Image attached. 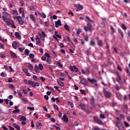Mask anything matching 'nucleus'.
Instances as JSON below:
<instances>
[{
	"label": "nucleus",
	"mask_w": 130,
	"mask_h": 130,
	"mask_svg": "<svg viewBox=\"0 0 130 130\" xmlns=\"http://www.w3.org/2000/svg\"><path fill=\"white\" fill-rule=\"evenodd\" d=\"M84 29L86 32H88V31H89V32H92V25L90 24V23H87L86 26H84Z\"/></svg>",
	"instance_id": "nucleus-1"
},
{
	"label": "nucleus",
	"mask_w": 130,
	"mask_h": 130,
	"mask_svg": "<svg viewBox=\"0 0 130 130\" xmlns=\"http://www.w3.org/2000/svg\"><path fill=\"white\" fill-rule=\"evenodd\" d=\"M74 7L76 8V12H80V11H82L83 10V6L79 4H74Z\"/></svg>",
	"instance_id": "nucleus-2"
},
{
	"label": "nucleus",
	"mask_w": 130,
	"mask_h": 130,
	"mask_svg": "<svg viewBox=\"0 0 130 130\" xmlns=\"http://www.w3.org/2000/svg\"><path fill=\"white\" fill-rule=\"evenodd\" d=\"M3 14L4 16H3L2 17H4V18H6L8 20H10V19H11V15H10V14H9L8 12H3Z\"/></svg>",
	"instance_id": "nucleus-3"
},
{
	"label": "nucleus",
	"mask_w": 130,
	"mask_h": 130,
	"mask_svg": "<svg viewBox=\"0 0 130 130\" xmlns=\"http://www.w3.org/2000/svg\"><path fill=\"white\" fill-rule=\"evenodd\" d=\"M104 94L107 98H110L111 96V93L110 92L106 91L105 88H104Z\"/></svg>",
	"instance_id": "nucleus-4"
},
{
	"label": "nucleus",
	"mask_w": 130,
	"mask_h": 130,
	"mask_svg": "<svg viewBox=\"0 0 130 130\" xmlns=\"http://www.w3.org/2000/svg\"><path fill=\"white\" fill-rule=\"evenodd\" d=\"M93 118L96 123H98V124H101V125H103V122L102 121H101V120L98 119V118L96 117H93Z\"/></svg>",
	"instance_id": "nucleus-5"
},
{
	"label": "nucleus",
	"mask_w": 130,
	"mask_h": 130,
	"mask_svg": "<svg viewBox=\"0 0 130 130\" xmlns=\"http://www.w3.org/2000/svg\"><path fill=\"white\" fill-rule=\"evenodd\" d=\"M116 126L118 127L119 129L120 130H123V126H122V124L121 122L118 121L116 122Z\"/></svg>",
	"instance_id": "nucleus-6"
},
{
	"label": "nucleus",
	"mask_w": 130,
	"mask_h": 130,
	"mask_svg": "<svg viewBox=\"0 0 130 130\" xmlns=\"http://www.w3.org/2000/svg\"><path fill=\"white\" fill-rule=\"evenodd\" d=\"M62 120H63L64 122H68L69 121V118H68V115H67V114H64L63 115Z\"/></svg>",
	"instance_id": "nucleus-7"
},
{
	"label": "nucleus",
	"mask_w": 130,
	"mask_h": 130,
	"mask_svg": "<svg viewBox=\"0 0 130 130\" xmlns=\"http://www.w3.org/2000/svg\"><path fill=\"white\" fill-rule=\"evenodd\" d=\"M81 72L82 74L84 75H89L90 74V71L89 70V69L86 68L85 71H84V70L81 69Z\"/></svg>",
	"instance_id": "nucleus-8"
},
{
	"label": "nucleus",
	"mask_w": 130,
	"mask_h": 130,
	"mask_svg": "<svg viewBox=\"0 0 130 130\" xmlns=\"http://www.w3.org/2000/svg\"><path fill=\"white\" fill-rule=\"evenodd\" d=\"M39 35L41 40L44 41V38H45V33H44L43 31H42L41 33L39 34Z\"/></svg>",
	"instance_id": "nucleus-9"
},
{
	"label": "nucleus",
	"mask_w": 130,
	"mask_h": 130,
	"mask_svg": "<svg viewBox=\"0 0 130 130\" xmlns=\"http://www.w3.org/2000/svg\"><path fill=\"white\" fill-rule=\"evenodd\" d=\"M55 24L56 28H58L59 26H61V21L59 19L57 21H55Z\"/></svg>",
	"instance_id": "nucleus-10"
},
{
	"label": "nucleus",
	"mask_w": 130,
	"mask_h": 130,
	"mask_svg": "<svg viewBox=\"0 0 130 130\" xmlns=\"http://www.w3.org/2000/svg\"><path fill=\"white\" fill-rule=\"evenodd\" d=\"M74 71H75L76 73H78V72H79V69L76 66H75L73 67L71 66V71H72V72H74Z\"/></svg>",
	"instance_id": "nucleus-11"
},
{
	"label": "nucleus",
	"mask_w": 130,
	"mask_h": 130,
	"mask_svg": "<svg viewBox=\"0 0 130 130\" xmlns=\"http://www.w3.org/2000/svg\"><path fill=\"white\" fill-rule=\"evenodd\" d=\"M2 19L4 22H6L8 26H10V25H11V22L8 21V19L6 18H5V17H2Z\"/></svg>",
	"instance_id": "nucleus-12"
},
{
	"label": "nucleus",
	"mask_w": 130,
	"mask_h": 130,
	"mask_svg": "<svg viewBox=\"0 0 130 130\" xmlns=\"http://www.w3.org/2000/svg\"><path fill=\"white\" fill-rule=\"evenodd\" d=\"M26 68H28V69H29L30 71H33V65H32L31 63H27L26 64Z\"/></svg>",
	"instance_id": "nucleus-13"
},
{
	"label": "nucleus",
	"mask_w": 130,
	"mask_h": 130,
	"mask_svg": "<svg viewBox=\"0 0 130 130\" xmlns=\"http://www.w3.org/2000/svg\"><path fill=\"white\" fill-rule=\"evenodd\" d=\"M36 126L37 129H41V126H42V123L41 122H37L36 123Z\"/></svg>",
	"instance_id": "nucleus-14"
},
{
	"label": "nucleus",
	"mask_w": 130,
	"mask_h": 130,
	"mask_svg": "<svg viewBox=\"0 0 130 130\" xmlns=\"http://www.w3.org/2000/svg\"><path fill=\"white\" fill-rule=\"evenodd\" d=\"M117 78H116V80L120 84L121 83V77H120V75H119V74L117 73Z\"/></svg>",
	"instance_id": "nucleus-15"
},
{
	"label": "nucleus",
	"mask_w": 130,
	"mask_h": 130,
	"mask_svg": "<svg viewBox=\"0 0 130 130\" xmlns=\"http://www.w3.org/2000/svg\"><path fill=\"white\" fill-rule=\"evenodd\" d=\"M36 42H37V45H41V40H40V38H39V37H37L36 38Z\"/></svg>",
	"instance_id": "nucleus-16"
},
{
	"label": "nucleus",
	"mask_w": 130,
	"mask_h": 130,
	"mask_svg": "<svg viewBox=\"0 0 130 130\" xmlns=\"http://www.w3.org/2000/svg\"><path fill=\"white\" fill-rule=\"evenodd\" d=\"M29 19L32 21H34V22L36 21V18H35V16H34V15H29Z\"/></svg>",
	"instance_id": "nucleus-17"
},
{
	"label": "nucleus",
	"mask_w": 130,
	"mask_h": 130,
	"mask_svg": "<svg viewBox=\"0 0 130 130\" xmlns=\"http://www.w3.org/2000/svg\"><path fill=\"white\" fill-rule=\"evenodd\" d=\"M17 42H13L12 43V46L14 49H16V48H18V45H17Z\"/></svg>",
	"instance_id": "nucleus-18"
},
{
	"label": "nucleus",
	"mask_w": 130,
	"mask_h": 130,
	"mask_svg": "<svg viewBox=\"0 0 130 130\" xmlns=\"http://www.w3.org/2000/svg\"><path fill=\"white\" fill-rule=\"evenodd\" d=\"M88 80L89 82H90V83H91L92 84H94V83H96V82H97V80L95 79H91L90 78H88Z\"/></svg>",
	"instance_id": "nucleus-19"
},
{
	"label": "nucleus",
	"mask_w": 130,
	"mask_h": 130,
	"mask_svg": "<svg viewBox=\"0 0 130 130\" xmlns=\"http://www.w3.org/2000/svg\"><path fill=\"white\" fill-rule=\"evenodd\" d=\"M35 71L36 73H40V69H39V67L37 65L35 67Z\"/></svg>",
	"instance_id": "nucleus-20"
},
{
	"label": "nucleus",
	"mask_w": 130,
	"mask_h": 130,
	"mask_svg": "<svg viewBox=\"0 0 130 130\" xmlns=\"http://www.w3.org/2000/svg\"><path fill=\"white\" fill-rule=\"evenodd\" d=\"M10 54L11 56L14 58H15V57H17V55L16 54V53H15V52H13V51H10Z\"/></svg>",
	"instance_id": "nucleus-21"
},
{
	"label": "nucleus",
	"mask_w": 130,
	"mask_h": 130,
	"mask_svg": "<svg viewBox=\"0 0 130 130\" xmlns=\"http://www.w3.org/2000/svg\"><path fill=\"white\" fill-rule=\"evenodd\" d=\"M57 83L59 86H61V87H63V82L62 81H60V80H57Z\"/></svg>",
	"instance_id": "nucleus-22"
},
{
	"label": "nucleus",
	"mask_w": 130,
	"mask_h": 130,
	"mask_svg": "<svg viewBox=\"0 0 130 130\" xmlns=\"http://www.w3.org/2000/svg\"><path fill=\"white\" fill-rule=\"evenodd\" d=\"M81 82L82 85H86L87 84V80L84 78L81 79Z\"/></svg>",
	"instance_id": "nucleus-23"
},
{
	"label": "nucleus",
	"mask_w": 130,
	"mask_h": 130,
	"mask_svg": "<svg viewBox=\"0 0 130 130\" xmlns=\"http://www.w3.org/2000/svg\"><path fill=\"white\" fill-rule=\"evenodd\" d=\"M86 20H87V21H89V22H90L91 23H93L94 22V21L92 19H91V18H90V17H89V16H86L85 17Z\"/></svg>",
	"instance_id": "nucleus-24"
},
{
	"label": "nucleus",
	"mask_w": 130,
	"mask_h": 130,
	"mask_svg": "<svg viewBox=\"0 0 130 130\" xmlns=\"http://www.w3.org/2000/svg\"><path fill=\"white\" fill-rule=\"evenodd\" d=\"M13 126L15 128H17V130H21V129L20 128V126L19 125L16 124V123L13 124Z\"/></svg>",
	"instance_id": "nucleus-25"
},
{
	"label": "nucleus",
	"mask_w": 130,
	"mask_h": 130,
	"mask_svg": "<svg viewBox=\"0 0 130 130\" xmlns=\"http://www.w3.org/2000/svg\"><path fill=\"white\" fill-rule=\"evenodd\" d=\"M22 100L23 103H24V104H27L28 103V99L23 98L22 99Z\"/></svg>",
	"instance_id": "nucleus-26"
},
{
	"label": "nucleus",
	"mask_w": 130,
	"mask_h": 130,
	"mask_svg": "<svg viewBox=\"0 0 130 130\" xmlns=\"http://www.w3.org/2000/svg\"><path fill=\"white\" fill-rule=\"evenodd\" d=\"M98 45L99 46H103L102 40H100L98 41Z\"/></svg>",
	"instance_id": "nucleus-27"
},
{
	"label": "nucleus",
	"mask_w": 130,
	"mask_h": 130,
	"mask_svg": "<svg viewBox=\"0 0 130 130\" xmlns=\"http://www.w3.org/2000/svg\"><path fill=\"white\" fill-rule=\"evenodd\" d=\"M24 53L25 55H26V56H28V55H29V53H30V52H29V50L26 49L24 51Z\"/></svg>",
	"instance_id": "nucleus-28"
},
{
	"label": "nucleus",
	"mask_w": 130,
	"mask_h": 130,
	"mask_svg": "<svg viewBox=\"0 0 130 130\" xmlns=\"http://www.w3.org/2000/svg\"><path fill=\"white\" fill-rule=\"evenodd\" d=\"M0 76L1 77H5L7 76V73L3 72L1 73V74H0Z\"/></svg>",
	"instance_id": "nucleus-29"
},
{
	"label": "nucleus",
	"mask_w": 130,
	"mask_h": 130,
	"mask_svg": "<svg viewBox=\"0 0 130 130\" xmlns=\"http://www.w3.org/2000/svg\"><path fill=\"white\" fill-rule=\"evenodd\" d=\"M79 106L81 107V109L85 110V105L84 104H80Z\"/></svg>",
	"instance_id": "nucleus-30"
},
{
	"label": "nucleus",
	"mask_w": 130,
	"mask_h": 130,
	"mask_svg": "<svg viewBox=\"0 0 130 130\" xmlns=\"http://www.w3.org/2000/svg\"><path fill=\"white\" fill-rule=\"evenodd\" d=\"M39 69L41 71H43V65H42L41 63L39 64Z\"/></svg>",
	"instance_id": "nucleus-31"
},
{
	"label": "nucleus",
	"mask_w": 130,
	"mask_h": 130,
	"mask_svg": "<svg viewBox=\"0 0 130 130\" xmlns=\"http://www.w3.org/2000/svg\"><path fill=\"white\" fill-rule=\"evenodd\" d=\"M118 32L120 34L122 38H123V32L121 31V29H118Z\"/></svg>",
	"instance_id": "nucleus-32"
},
{
	"label": "nucleus",
	"mask_w": 130,
	"mask_h": 130,
	"mask_svg": "<svg viewBox=\"0 0 130 130\" xmlns=\"http://www.w3.org/2000/svg\"><path fill=\"white\" fill-rule=\"evenodd\" d=\"M118 32L120 34L122 38H123V32L121 31V29H118Z\"/></svg>",
	"instance_id": "nucleus-33"
},
{
	"label": "nucleus",
	"mask_w": 130,
	"mask_h": 130,
	"mask_svg": "<svg viewBox=\"0 0 130 130\" xmlns=\"http://www.w3.org/2000/svg\"><path fill=\"white\" fill-rule=\"evenodd\" d=\"M64 28L66 30H67V31H69L70 30V28L69 27V25H68V24H65L64 25Z\"/></svg>",
	"instance_id": "nucleus-34"
},
{
	"label": "nucleus",
	"mask_w": 130,
	"mask_h": 130,
	"mask_svg": "<svg viewBox=\"0 0 130 130\" xmlns=\"http://www.w3.org/2000/svg\"><path fill=\"white\" fill-rule=\"evenodd\" d=\"M39 86H40V84L38 83L35 82V84L34 83V85H33L32 87H33V88H36V86L37 87H39Z\"/></svg>",
	"instance_id": "nucleus-35"
},
{
	"label": "nucleus",
	"mask_w": 130,
	"mask_h": 130,
	"mask_svg": "<svg viewBox=\"0 0 130 130\" xmlns=\"http://www.w3.org/2000/svg\"><path fill=\"white\" fill-rule=\"evenodd\" d=\"M28 85H31L32 87H33V85H34V82L29 80L28 81Z\"/></svg>",
	"instance_id": "nucleus-36"
},
{
	"label": "nucleus",
	"mask_w": 130,
	"mask_h": 130,
	"mask_svg": "<svg viewBox=\"0 0 130 130\" xmlns=\"http://www.w3.org/2000/svg\"><path fill=\"white\" fill-rule=\"evenodd\" d=\"M90 46H95V42H94V41L92 40L90 42Z\"/></svg>",
	"instance_id": "nucleus-37"
},
{
	"label": "nucleus",
	"mask_w": 130,
	"mask_h": 130,
	"mask_svg": "<svg viewBox=\"0 0 130 130\" xmlns=\"http://www.w3.org/2000/svg\"><path fill=\"white\" fill-rule=\"evenodd\" d=\"M46 60L47 62H48V63L49 64L52 63V61H51V59H49V58H48Z\"/></svg>",
	"instance_id": "nucleus-38"
},
{
	"label": "nucleus",
	"mask_w": 130,
	"mask_h": 130,
	"mask_svg": "<svg viewBox=\"0 0 130 130\" xmlns=\"http://www.w3.org/2000/svg\"><path fill=\"white\" fill-rule=\"evenodd\" d=\"M18 23L19 24V25H24V20H23V19H21V20H19L18 21Z\"/></svg>",
	"instance_id": "nucleus-39"
},
{
	"label": "nucleus",
	"mask_w": 130,
	"mask_h": 130,
	"mask_svg": "<svg viewBox=\"0 0 130 130\" xmlns=\"http://www.w3.org/2000/svg\"><path fill=\"white\" fill-rule=\"evenodd\" d=\"M21 121H26V118L25 116H22L20 118Z\"/></svg>",
	"instance_id": "nucleus-40"
},
{
	"label": "nucleus",
	"mask_w": 130,
	"mask_h": 130,
	"mask_svg": "<svg viewBox=\"0 0 130 130\" xmlns=\"http://www.w3.org/2000/svg\"><path fill=\"white\" fill-rule=\"evenodd\" d=\"M40 16H41V17H42V18H44V19H45V18H46V15H45V14H44V13H42Z\"/></svg>",
	"instance_id": "nucleus-41"
},
{
	"label": "nucleus",
	"mask_w": 130,
	"mask_h": 130,
	"mask_svg": "<svg viewBox=\"0 0 130 130\" xmlns=\"http://www.w3.org/2000/svg\"><path fill=\"white\" fill-rule=\"evenodd\" d=\"M15 34L16 38H18V39L20 38V34H19V32H16Z\"/></svg>",
	"instance_id": "nucleus-42"
},
{
	"label": "nucleus",
	"mask_w": 130,
	"mask_h": 130,
	"mask_svg": "<svg viewBox=\"0 0 130 130\" xmlns=\"http://www.w3.org/2000/svg\"><path fill=\"white\" fill-rule=\"evenodd\" d=\"M111 31L113 34L114 33V32H115V29H114V28H113L112 26H111Z\"/></svg>",
	"instance_id": "nucleus-43"
},
{
	"label": "nucleus",
	"mask_w": 130,
	"mask_h": 130,
	"mask_svg": "<svg viewBox=\"0 0 130 130\" xmlns=\"http://www.w3.org/2000/svg\"><path fill=\"white\" fill-rule=\"evenodd\" d=\"M12 13L14 15H16L17 16H18V15H19V14L18 13V11L16 10H13L12 11Z\"/></svg>",
	"instance_id": "nucleus-44"
},
{
	"label": "nucleus",
	"mask_w": 130,
	"mask_h": 130,
	"mask_svg": "<svg viewBox=\"0 0 130 130\" xmlns=\"http://www.w3.org/2000/svg\"><path fill=\"white\" fill-rule=\"evenodd\" d=\"M16 19H17L18 22L19 21H21L22 20V17L20 16H18L17 17H15Z\"/></svg>",
	"instance_id": "nucleus-45"
},
{
	"label": "nucleus",
	"mask_w": 130,
	"mask_h": 130,
	"mask_svg": "<svg viewBox=\"0 0 130 130\" xmlns=\"http://www.w3.org/2000/svg\"><path fill=\"white\" fill-rule=\"evenodd\" d=\"M124 124L126 127H128V126H129V124H128V123H127L126 121H124Z\"/></svg>",
	"instance_id": "nucleus-46"
},
{
	"label": "nucleus",
	"mask_w": 130,
	"mask_h": 130,
	"mask_svg": "<svg viewBox=\"0 0 130 130\" xmlns=\"http://www.w3.org/2000/svg\"><path fill=\"white\" fill-rule=\"evenodd\" d=\"M54 108H55L57 111H59V110L58 109V107L56 104L53 105Z\"/></svg>",
	"instance_id": "nucleus-47"
},
{
	"label": "nucleus",
	"mask_w": 130,
	"mask_h": 130,
	"mask_svg": "<svg viewBox=\"0 0 130 130\" xmlns=\"http://www.w3.org/2000/svg\"><path fill=\"white\" fill-rule=\"evenodd\" d=\"M126 72L127 74L128 75V76H129V77H130V70H129V69L126 68Z\"/></svg>",
	"instance_id": "nucleus-48"
},
{
	"label": "nucleus",
	"mask_w": 130,
	"mask_h": 130,
	"mask_svg": "<svg viewBox=\"0 0 130 130\" xmlns=\"http://www.w3.org/2000/svg\"><path fill=\"white\" fill-rule=\"evenodd\" d=\"M13 113H19L20 112L19 109H16L13 111Z\"/></svg>",
	"instance_id": "nucleus-49"
},
{
	"label": "nucleus",
	"mask_w": 130,
	"mask_h": 130,
	"mask_svg": "<svg viewBox=\"0 0 130 130\" xmlns=\"http://www.w3.org/2000/svg\"><path fill=\"white\" fill-rule=\"evenodd\" d=\"M80 92H81V93L82 94H83V95H86V91H85V90H83V89H81V90H80Z\"/></svg>",
	"instance_id": "nucleus-50"
},
{
	"label": "nucleus",
	"mask_w": 130,
	"mask_h": 130,
	"mask_svg": "<svg viewBox=\"0 0 130 130\" xmlns=\"http://www.w3.org/2000/svg\"><path fill=\"white\" fill-rule=\"evenodd\" d=\"M40 80H41L42 82H43V83H44V82H45L46 79L43 77H40Z\"/></svg>",
	"instance_id": "nucleus-51"
},
{
	"label": "nucleus",
	"mask_w": 130,
	"mask_h": 130,
	"mask_svg": "<svg viewBox=\"0 0 130 130\" xmlns=\"http://www.w3.org/2000/svg\"><path fill=\"white\" fill-rule=\"evenodd\" d=\"M45 55L46 57H47L48 58H50V55H49L48 53H45Z\"/></svg>",
	"instance_id": "nucleus-52"
},
{
	"label": "nucleus",
	"mask_w": 130,
	"mask_h": 130,
	"mask_svg": "<svg viewBox=\"0 0 130 130\" xmlns=\"http://www.w3.org/2000/svg\"><path fill=\"white\" fill-rule=\"evenodd\" d=\"M29 56L30 58H31V59L34 58V57H35L34 54L33 53L29 54Z\"/></svg>",
	"instance_id": "nucleus-53"
},
{
	"label": "nucleus",
	"mask_w": 130,
	"mask_h": 130,
	"mask_svg": "<svg viewBox=\"0 0 130 130\" xmlns=\"http://www.w3.org/2000/svg\"><path fill=\"white\" fill-rule=\"evenodd\" d=\"M22 70H23V72L25 73V74L28 72V69H27L26 68H23L22 69Z\"/></svg>",
	"instance_id": "nucleus-54"
},
{
	"label": "nucleus",
	"mask_w": 130,
	"mask_h": 130,
	"mask_svg": "<svg viewBox=\"0 0 130 130\" xmlns=\"http://www.w3.org/2000/svg\"><path fill=\"white\" fill-rule=\"evenodd\" d=\"M27 109L30 110L31 111H33L34 110V107H27Z\"/></svg>",
	"instance_id": "nucleus-55"
},
{
	"label": "nucleus",
	"mask_w": 130,
	"mask_h": 130,
	"mask_svg": "<svg viewBox=\"0 0 130 130\" xmlns=\"http://www.w3.org/2000/svg\"><path fill=\"white\" fill-rule=\"evenodd\" d=\"M9 88H10V89H14L15 88L14 84H9Z\"/></svg>",
	"instance_id": "nucleus-56"
},
{
	"label": "nucleus",
	"mask_w": 130,
	"mask_h": 130,
	"mask_svg": "<svg viewBox=\"0 0 130 130\" xmlns=\"http://www.w3.org/2000/svg\"><path fill=\"white\" fill-rule=\"evenodd\" d=\"M100 117L101 118H103V119H104V118H105V115L103 114H101Z\"/></svg>",
	"instance_id": "nucleus-57"
},
{
	"label": "nucleus",
	"mask_w": 130,
	"mask_h": 130,
	"mask_svg": "<svg viewBox=\"0 0 130 130\" xmlns=\"http://www.w3.org/2000/svg\"><path fill=\"white\" fill-rule=\"evenodd\" d=\"M121 28L124 30H126V26L124 24H122Z\"/></svg>",
	"instance_id": "nucleus-58"
},
{
	"label": "nucleus",
	"mask_w": 130,
	"mask_h": 130,
	"mask_svg": "<svg viewBox=\"0 0 130 130\" xmlns=\"http://www.w3.org/2000/svg\"><path fill=\"white\" fill-rule=\"evenodd\" d=\"M0 47L2 49H5V45L3 44H0Z\"/></svg>",
	"instance_id": "nucleus-59"
},
{
	"label": "nucleus",
	"mask_w": 130,
	"mask_h": 130,
	"mask_svg": "<svg viewBox=\"0 0 130 130\" xmlns=\"http://www.w3.org/2000/svg\"><path fill=\"white\" fill-rule=\"evenodd\" d=\"M18 50L19 51H21V52H22V51H24V50H25V48H19Z\"/></svg>",
	"instance_id": "nucleus-60"
},
{
	"label": "nucleus",
	"mask_w": 130,
	"mask_h": 130,
	"mask_svg": "<svg viewBox=\"0 0 130 130\" xmlns=\"http://www.w3.org/2000/svg\"><path fill=\"white\" fill-rule=\"evenodd\" d=\"M80 33H81V30L78 29L77 31V36H80Z\"/></svg>",
	"instance_id": "nucleus-61"
},
{
	"label": "nucleus",
	"mask_w": 130,
	"mask_h": 130,
	"mask_svg": "<svg viewBox=\"0 0 130 130\" xmlns=\"http://www.w3.org/2000/svg\"><path fill=\"white\" fill-rule=\"evenodd\" d=\"M41 59L42 60H43V61H45V60H46V57L45 56H42L41 57Z\"/></svg>",
	"instance_id": "nucleus-62"
},
{
	"label": "nucleus",
	"mask_w": 130,
	"mask_h": 130,
	"mask_svg": "<svg viewBox=\"0 0 130 130\" xmlns=\"http://www.w3.org/2000/svg\"><path fill=\"white\" fill-rule=\"evenodd\" d=\"M11 27H12V28H14V29H16V28H17V27L16 26H15L14 23H12L11 24Z\"/></svg>",
	"instance_id": "nucleus-63"
},
{
	"label": "nucleus",
	"mask_w": 130,
	"mask_h": 130,
	"mask_svg": "<svg viewBox=\"0 0 130 130\" xmlns=\"http://www.w3.org/2000/svg\"><path fill=\"white\" fill-rule=\"evenodd\" d=\"M8 83H12V82H14V80H13V78H10L8 81Z\"/></svg>",
	"instance_id": "nucleus-64"
}]
</instances>
